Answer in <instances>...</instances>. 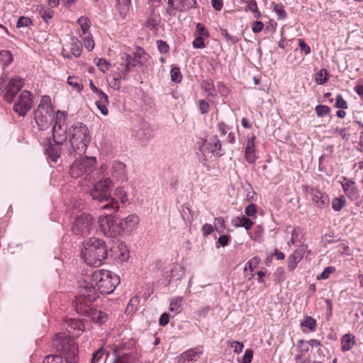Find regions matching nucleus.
Wrapping results in <instances>:
<instances>
[{
  "label": "nucleus",
  "instance_id": "nucleus-18",
  "mask_svg": "<svg viewBox=\"0 0 363 363\" xmlns=\"http://www.w3.org/2000/svg\"><path fill=\"white\" fill-rule=\"evenodd\" d=\"M202 354L201 347H196L182 352L174 358V363H193Z\"/></svg>",
  "mask_w": 363,
  "mask_h": 363
},
{
  "label": "nucleus",
  "instance_id": "nucleus-47",
  "mask_svg": "<svg viewBox=\"0 0 363 363\" xmlns=\"http://www.w3.org/2000/svg\"><path fill=\"white\" fill-rule=\"evenodd\" d=\"M202 88L208 96H213L214 86L211 79H206L202 83Z\"/></svg>",
  "mask_w": 363,
  "mask_h": 363
},
{
  "label": "nucleus",
  "instance_id": "nucleus-36",
  "mask_svg": "<svg viewBox=\"0 0 363 363\" xmlns=\"http://www.w3.org/2000/svg\"><path fill=\"white\" fill-rule=\"evenodd\" d=\"M182 302V297H176L172 299L169 304V311L178 313L180 311Z\"/></svg>",
  "mask_w": 363,
  "mask_h": 363
},
{
  "label": "nucleus",
  "instance_id": "nucleus-30",
  "mask_svg": "<svg viewBox=\"0 0 363 363\" xmlns=\"http://www.w3.org/2000/svg\"><path fill=\"white\" fill-rule=\"evenodd\" d=\"M354 344V336L352 334H345L341 338V349L343 352L350 350Z\"/></svg>",
  "mask_w": 363,
  "mask_h": 363
},
{
  "label": "nucleus",
  "instance_id": "nucleus-63",
  "mask_svg": "<svg viewBox=\"0 0 363 363\" xmlns=\"http://www.w3.org/2000/svg\"><path fill=\"white\" fill-rule=\"evenodd\" d=\"M96 65L101 71L106 72L108 69L110 64L106 60L100 58L98 59Z\"/></svg>",
  "mask_w": 363,
  "mask_h": 363
},
{
  "label": "nucleus",
  "instance_id": "nucleus-8",
  "mask_svg": "<svg viewBox=\"0 0 363 363\" xmlns=\"http://www.w3.org/2000/svg\"><path fill=\"white\" fill-rule=\"evenodd\" d=\"M66 115L57 111L55 113V124L52 127V138L54 143L63 144L67 138V127L65 124Z\"/></svg>",
  "mask_w": 363,
  "mask_h": 363
},
{
  "label": "nucleus",
  "instance_id": "nucleus-62",
  "mask_svg": "<svg viewBox=\"0 0 363 363\" xmlns=\"http://www.w3.org/2000/svg\"><path fill=\"white\" fill-rule=\"evenodd\" d=\"M214 230V227L211 224L206 223L202 226L201 231L204 237H207L211 234Z\"/></svg>",
  "mask_w": 363,
  "mask_h": 363
},
{
  "label": "nucleus",
  "instance_id": "nucleus-11",
  "mask_svg": "<svg viewBox=\"0 0 363 363\" xmlns=\"http://www.w3.org/2000/svg\"><path fill=\"white\" fill-rule=\"evenodd\" d=\"M33 104V98L31 93L27 90H23L17 97L14 102L13 111L20 116H25Z\"/></svg>",
  "mask_w": 363,
  "mask_h": 363
},
{
  "label": "nucleus",
  "instance_id": "nucleus-21",
  "mask_svg": "<svg viewBox=\"0 0 363 363\" xmlns=\"http://www.w3.org/2000/svg\"><path fill=\"white\" fill-rule=\"evenodd\" d=\"M342 186L345 194L351 201H355L359 198V191L353 181L345 178Z\"/></svg>",
  "mask_w": 363,
  "mask_h": 363
},
{
  "label": "nucleus",
  "instance_id": "nucleus-10",
  "mask_svg": "<svg viewBox=\"0 0 363 363\" xmlns=\"http://www.w3.org/2000/svg\"><path fill=\"white\" fill-rule=\"evenodd\" d=\"M101 231L106 236L114 237L120 235V228L116 218L111 214L101 216L98 220Z\"/></svg>",
  "mask_w": 363,
  "mask_h": 363
},
{
  "label": "nucleus",
  "instance_id": "nucleus-64",
  "mask_svg": "<svg viewBox=\"0 0 363 363\" xmlns=\"http://www.w3.org/2000/svg\"><path fill=\"white\" fill-rule=\"evenodd\" d=\"M158 50L162 53H167L169 50V45L163 40H159L157 41Z\"/></svg>",
  "mask_w": 363,
  "mask_h": 363
},
{
  "label": "nucleus",
  "instance_id": "nucleus-26",
  "mask_svg": "<svg viewBox=\"0 0 363 363\" xmlns=\"http://www.w3.org/2000/svg\"><path fill=\"white\" fill-rule=\"evenodd\" d=\"M62 145L58 144L57 143H54V144L50 143L46 148V152L48 153L50 159L53 162H57L58 158L60 156Z\"/></svg>",
  "mask_w": 363,
  "mask_h": 363
},
{
  "label": "nucleus",
  "instance_id": "nucleus-13",
  "mask_svg": "<svg viewBox=\"0 0 363 363\" xmlns=\"http://www.w3.org/2000/svg\"><path fill=\"white\" fill-rule=\"evenodd\" d=\"M306 192L310 196L315 206L320 209L328 207L330 199L326 193L316 187L306 186Z\"/></svg>",
  "mask_w": 363,
  "mask_h": 363
},
{
  "label": "nucleus",
  "instance_id": "nucleus-61",
  "mask_svg": "<svg viewBox=\"0 0 363 363\" xmlns=\"http://www.w3.org/2000/svg\"><path fill=\"white\" fill-rule=\"evenodd\" d=\"M245 214L249 217H255L257 213V208L255 204L248 205L245 210Z\"/></svg>",
  "mask_w": 363,
  "mask_h": 363
},
{
  "label": "nucleus",
  "instance_id": "nucleus-38",
  "mask_svg": "<svg viewBox=\"0 0 363 363\" xmlns=\"http://www.w3.org/2000/svg\"><path fill=\"white\" fill-rule=\"evenodd\" d=\"M213 227L218 233H223L224 230L225 229L224 218L222 217L216 218L213 221Z\"/></svg>",
  "mask_w": 363,
  "mask_h": 363
},
{
  "label": "nucleus",
  "instance_id": "nucleus-59",
  "mask_svg": "<svg viewBox=\"0 0 363 363\" xmlns=\"http://www.w3.org/2000/svg\"><path fill=\"white\" fill-rule=\"evenodd\" d=\"M108 104V101H96V106L97 108L101 111V113L106 116L108 113V108L106 107V104Z\"/></svg>",
  "mask_w": 363,
  "mask_h": 363
},
{
  "label": "nucleus",
  "instance_id": "nucleus-6",
  "mask_svg": "<svg viewBox=\"0 0 363 363\" xmlns=\"http://www.w3.org/2000/svg\"><path fill=\"white\" fill-rule=\"evenodd\" d=\"M96 158L95 157H81L75 160L69 169L72 177L77 178L84 176V179L91 181V174L95 169Z\"/></svg>",
  "mask_w": 363,
  "mask_h": 363
},
{
  "label": "nucleus",
  "instance_id": "nucleus-15",
  "mask_svg": "<svg viewBox=\"0 0 363 363\" xmlns=\"http://www.w3.org/2000/svg\"><path fill=\"white\" fill-rule=\"evenodd\" d=\"M107 252L108 251H81V257L86 264L97 267L107 257Z\"/></svg>",
  "mask_w": 363,
  "mask_h": 363
},
{
  "label": "nucleus",
  "instance_id": "nucleus-20",
  "mask_svg": "<svg viewBox=\"0 0 363 363\" xmlns=\"http://www.w3.org/2000/svg\"><path fill=\"white\" fill-rule=\"evenodd\" d=\"M66 330L73 337H78L84 330V325L77 319H68L66 321Z\"/></svg>",
  "mask_w": 363,
  "mask_h": 363
},
{
  "label": "nucleus",
  "instance_id": "nucleus-46",
  "mask_svg": "<svg viewBox=\"0 0 363 363\" xmlns=\"http://www.w3.org/2000/svg\"><path fill=\"white\" fill-rule=\"evenodd\" d=\"M0 60L5 66L9 65L13 60L11 53L8 50L0 51Z\"/></svg>",
  "mask_w": 363,
  "mask_h": 363
},
{
  "label": "nucleus",
  "instance_id": "nucleus-5",
  "mask_svg": "<svg viewBox=\"0 0 363 363\" xmlns=\"http://www.w3.org/2000/svg\"><path fill=\"white\" fill-rule=\"evenodd\" d=\"M51 99L48 96H43L40 104L34 111V120L40 130L48 129L55 118Z\"/></svg>",
  "mask_w": 363,
  "mask_h": 363
},
{
  "label": "nucleus",
  "instance_id": "nucleus-49",
  "mask_svg": "<svg viewBox=\"0 0 363 363\" xmlns=\"http://www.w3.org/2000/svg\"><path fill=\"white\" fill-rule=\"evenodd\" d=\"M84 35V36L83 38V40H84V43L85 48L89 51L92 50L94 48V41L93 40L91 35L89 33H88Z\"/></svg>",
  "mask_w": 363,
  "mask_h": 363
},
{
  "label": "nucleus",
  "instance_id": "nucleus-42",
  "mask_svg": "<svg viewBox=\"0 0 363 363\" xmlns=\"http://www.w3.org/2000/svg\"><path fill=\"white\" fill-rule=\"evenodd\" d=\"M273 11L277 15L278 20H283L286 17V13L284 10V6L280 4H276L273 6Z\"/></svg>",
  "mask_w": 363,
  "mask_h": 363
},
{
  "label": "nucleus",
  "instance_id": "nucleus-39",
  "mask_svg": "<svg viewBox=\"0 0 363 363\" xmlns=\"http://www.w3.org/2000/svg\"><path fill=\"white\" fill-rule=\"evenodd\" d=\"M301 326L308 328L310 330L314 331L316 327V321L311 316H306L304 320L301 322Z\"/></svg>",
  "mask_w": 363,
  "mask_h": 363
},
{
  "label": "nucleus",
  "instance_id": "nucleus-31",
  "mask_svg": "<svg viewBox=\"0 0 363 363\" xmlns=\"http://www.w3.org/2000/svg\"><path fill=\"white\" fill-rule=\"evenodd\" d=\"M130 5V0H116V7L119 15L125 18Z\"/></svg>",
  "mask_w": 363,
  "mask_h": 363
},
{
  "label": "nucleus",
  "instance_id": "nucleus-54",
  "mask_svg": "<svg viewBox=\"0 0 363 363\" xmlns=\"http://www.w3.org/2000/svg\"><path fill=\"white\" fill-rule=\"evenodd\" d=\"M315 111L319 117H323L330 112V108L325 105H318L315 107Z\"/></svg>",
  "mask_w": 363,
  "mask_h": 363
},
{
  "label": "nucleus",
  "instance_id": "nucleus-34",
  "mask_svg": "<svg viewBox=\"0 0 363 363\" xmlns=\"http://www.w3.org/2000/svg\"><path fill=\"white\" fill-rule=\"evenodd\" d=\"M245 11H250L253 13L254 18L258 19L261 18V13L258 10L257 5L255 1L252 0L247 2Z\"/></svg>",
  "mask_w": 363,
  "mask_h": 363
},
{
  "label": "nucleus",
  "instance_id": "nucleus-51",
  "mask_svg": "<svg viewBox=\"0 0 363 363\" xmlns=\"http://www.w3.org/2000/svg\"><path fill=\"white\" fill-rule=\"evenodd\" d=\"M116 196L123 203H125L128 201L127 194L123 187L116 188Z\"/></svg>",
  "mask_w": 363,
  "mask_h": 363
},
{
  "label": "nucleus",
  "instance_id": "nucleus-53",
  "mask_svg": "<svg viewBox=\"0 0 363 363\" xmlns=\"http://www.w3.org/2000/svg\"><path fill=\"white\" fill-rule=\"evenodd\" d=\"M104 354L105 351L103 349H99L97 351L93 353L91 363H99Z\"/></svg>",
  "mask_w": 363,
  "mask_h": 363
},
{
  "label": "nucleus",
  "instance_id": "nucleus-55",
  "mask_svg": "<svg viewBox=\"0 0 363 363\" xmlns=\"http://www.w3.org/2000/svg\"><path fill=\"white\" fill-rule=\"evenodd\" d=\"M335 106L342 109H346L348 107L347 101L340 94L336 96Z\"/></svg>",
  "mask_w": 363,
  "mask_h": 363
},
{
  "label": "nucleus",
  "instance_id": "nucleus-2",
  "mask_svg": "<svg viewBox=\"0 0 363 363\" xmlns=\"http://www.w3.org/2000/svg\"><path fill=\"white\" fill-rule=\"evenodd\" d=\"M119 283V277L115 273L106 269H96L92 273L91 283L89 284L84 281L80 286V289L86 284L93 286L94 288L93 284H95L101 294H110L113 292Z\"/></svg>",
  "mask_w": 363,
  "mask_h": 363
},
{
  "label": "nucleus",
  "instance_id": "nucleus-23",
  "mask_svg": "<svg viewBox=\"0 0 363 363\" xmlns=\"http://www.w3.org/2000/svg\"><path fill=\"white\" fill-rule=\"evenodd\" d=\"M124 347L123 345H119L114 350L116 358L113 363H133L134 361V356L130 352H124Z\"/></svg>",
  "mask_w": 363,
  "mask_h": 363
},
{
  "label": "nucleus",
  "instance_id": "nucleus-48",
  "mask_svg": "<svg viewBox=\"0 0 363 363\" xmlns=\"http://www.w3.org/2000/svg\"><path fill=\"white\" fill-rule=\"evenodd\" d=\"M72 41L73 42L71 44L70 51L74 56L79 57L82 52L80 43L75 39H73Z\"/></svg>",
  "mask_w": 363,
  "mask_h": 363
},
{
  "label": "nucleus",
  "instance_id": "nucleus-41",
  "mask_svg": "<svg viewBox=\"0 0 363 363\" xmlns=\"http://www.w3.org/2000/svg\"><path fill=\"white\" fill-rule=\"evenodd\" d=\"M220 33L225 39L228 43L235 44L240 40V38L237 35H233L229 34L226 29H220Z\"/></svg>",
  "mask_w": 363,
  "mask_h": 363
},
{
  "label": "nucleus",
  "instance_id": "nucleus-19",
  "mask_svg": "<svg viewBox=\"0 0 363 363\" xmlns=\"http://www.w3.org/2000/svg\"><path fill=\"white\" fill-rule=\"evenodd\" d=\"M111 174L113 179L120 182H126L128 180V173L126 166L123 162L118 160L112 162L111 165Z\"/></svg>",
  "mask_w": 363,
  "mask_h": 363
},
{
  "label": "nucleus",
  "instance_id": "nucleus-28",
  "mask_svg": "<svg viewBox=\"0 0 363 363\" xmlns=\"http://www.w3.org/2000/svg\"><path fill=\"white\" fill-rule=\"evenodd\" d=\"M208 148L210 150L211 153H214L216 155L221 156L223 154L221 149L220 141L216 136H214L211 139L210 142L208 143Z\"/></svg>",
  "mask_w": 363,
  "mask_h": 363
},
{
  "label": "nucleus",
  "instance_id": "nucleus-1",
  "mask_svg": "<svg viewBox=\"0 0 363 363\" xmlns=\"http://www.w3.org/2000/svg\"><path fill=\"white\" fill-rule=\"evenodd\" d=\"M98 297L96 288L86 284L82 286L79 296L76 297L75 308L79 314L89 317L93 323L101 325L106 322L107 315L101 310L89 306Z\"/></svg>",
  "mask_w": 363,
  "mask_h": 363
},
{
  "label": "nucleus",
  "instance_id": "nucleus-57",
  "mask_svg": "<svg viewBox=\"0 0 363 363\" xmlns=\"http://www.w3.org/2000/svg\"><path fill=\"white\" fill-rule=\"evenodd\" d=\"M196 32L197 33V35H201L206 38H208L209 36V33L208 30H206L205 26L201 23H198L196 24Z\"/></svg>",
  "mask_w": 363,
  "mask_h": 363
},
{
  "label": "nucleus",
  "instance_id": "nucleus-7",
  "mask_svg": "<svg viewBox=\"0 0 363 363\" xmlns=\"http://www.w3.org/2000/svg\"><path fill=\"white\" fill-rule=\"evenodd\" d=\"M73 337H69L65 333H58L52 340L53 347L67 358H74L78 349Z\"/></svg>",
  "mask_w": 363,
  "mask_h": 363
},
{
  "label": "nucleus",
  "instance_id": "nucleus-37",
  "mask_svg": "<svg viewBox=\"0 0 363 363\" xmlns=\"http://www.w3.org/2000/svg\"><path fill=\"white\" fill-rule=\"evenodd\" d=\"M67 83L78 91H81L83 89L82 80L77 77H69L67 78Z\"/></svg>",
  "mask_w": 363,
  "mask_h": 363
},
{
  "label": "nucleus",
  "instance_id": "nucleus-9",
  "mask_svg": "<svg viewBox=\"0 0 363 363\" xmlns=\"http://www.w3.org/2000/svg\"><path fill=\"white\" fill-rule=\"evenodd\" d=\"M94 227V220L89 214L82 213L73 221L71 227L72 233L77 235L90 233Z\"/></svg>",
  "mask_w": 363,
  "mask_h": 363
},
{
  "label": "nucleus",
  "instance_id": "nucleus-43",
  "mask_svg": "<svg viewBox=\"0 0 363 363\" xmlns=\"http://www.w3.org/2000/svg\"><path fill=\"white\" fill-rule=\"evenodd\" d=\"M171 79L175 83H179L182 81V75L181 74L180 68L178 67H173L170 72Z\"/></svg>",
  "mask_w": 363,
  "mask_h": 363
},
{
  "label": "nucleus",
  "instance_id": "nucleus-17",
  "mask_svg": "<svg viewBox=\"0 0 363 363\" xmlns=\"http://www.w3.org/2000/svg\"><path fill=\"white\" fill-rule=\"evenodd\" d=\"M123 57L129 58L130 67L135 66L143 67L145 64L147 62L150 56L143 48H138L136 51L133 52L132 55L125 54V55L122 56L121 58Z\"/></svg>",
  "mask_w": 363,
  "mask_h": 363
},
{
  "label": "nucleus",
  "instance_id": "nucleus-14",
  "mask_svg": "<svg viewBox=\"0 0 363 363\" xmlns=\"http://www.w3.org/2000/svg\"><path fill=\"white\" fill-rule=\"evenodd\" d=\"M24 84L23 79L16 76L11 78L5 89L4 99L7 102H12L16 94L21 90Z\"/></svg>",
  "mask_w": 363,
  "mask_h": 363
},
{
  "label": "nucleus",
  "instance_id": "nucleus-32",
  "mask_svg": "<svg viewBox=\"0 0 363 363\" xmlns=\"http://www.w3.org/2000/svg\"><path fill=\"white\" fill-rule=\"evenodd\" d=\"M184 274V269L179 264H174L171 268L170 281L172 279L179 280Z\"/></svg>",
  "mask_w": 363,
  "mask_h": 363
},
{
  "label": "nucleus",
  "instance_id": "nucleus-24",
  "mask_svg": "<svg viewBox=\"0 0 363 363\" xmlns=\"http://www.w3.org/2000/svg\"><path fill=\"white\" fill-rule=\"evenodd\" d=\"M303 230L300 227L294 228L291 233V240L288 242L289 247H302L303 246Z\"/></svg>",
  "mask_w": 363,
  "mask_h": 363
},
{
  "label": "nucleus",
  "instance_id": "nucleus-29",
  "mask_svg": "<svg viewBox=\"0 0 363 363\" xmlns=\"http://www.w3.org/2000/svg\"><path fill=\"white\" fill-rule=\"evenodd\" d=\"M303 255L301 251H294V252L288 258V269L289 271H293L297 264L301 260Z\"/></svg>",
  "mask_w": 363,
  "mask_h": 363
},
{
  "label": "nucleus",
  "instance_id": "nucleus-60",
  "mask_svg": "<svg viewBox=\"0 0 363 363\" xmlns=\"http://www.w3.org/2000/svg\"><path fill=\"white\" fill-rule=\"evenodd\" d=\"M31 24H32V21L29 18L25 17V16H21L17 21L16 26L18 28H21V27H28Z\"/></svg>",
  "mask_w": 363,
  "mask_h": 363
},
{
  "label": "nucleus",
  "instance_id": "nucleus-40",
  "mask_svg": "<svg viewBox=\"0 0 363 363\" xmlns=\"http://www.w3.org/2000/svg\"><path fill=\"white\" fill-rule=\"evenodd\" d=\"M259 263V259L257 257H254L249 260L245 267L244 271H247V268H249L251 274L250 279H251L252 277L255 275V272H254V269L257 267V266Z\"/></svg>",
  "mask_w": 363,
  "mask_h": 363
},
{
  "label": "nucleus",
  "instance_id": "nucleus-44",
  "mask_svg": "<svg viewBox=\"0 0 363 363\" xmlns=\"http://www.w3.org/2000/svg\"><path fill=\"white\" fill-rule=\"evenodd\" d=\"M345 205V199L343 196L335 198L332 201V208L335 211H340Z\"/></svg>",
  "mask_w": 363,
  "mask_h": 363
},
{
  "label": "nucleus",
  "instance_id": "nucleus-12",
  "mask_svg": "<svg viewBox=\"0 0 363 363\" xmlns=\"http://www.w3.org/2000/svg\"><path fill=\"white\" fill-rule=\"evenodd\" d=\"M128 57L121 58L120 67L118 68V72L113 74L108 79L110 86L115 90H118L121 88L120 81L125 79L128 73L130 72V60Z\"/></svg>",
  "mask_w": 363,
  "mask_h": 363
},
{
  "label": "nucleus",
  "instance_id": "nucleus-56",
  "mask_svg": "<svg viewBox=\"0 0 363 363\" xmlns=\"http://www.w3.org/2000/svg\"><path fill=\"white\" fill-rule=\"evenodd\" d=\"M116 253L118 252V254L113 255L116 256L118 259V262H123L128 261V259L130 257L129 252L130 251H115Z\"/></svg>",
  "mask_w": 363,
  "mask_h": 363
},
{
  "label": "nucleus",
  "instance_id": "nucleus-58",
  "mask_svg": "<svg viewBox=\"0 0 363 363\" xmlns=\"http://www.w3.org/2000/svg\"><path fill=\"white\" fill-rule=\"evenodd\" d=\"M335 271L334 267L329 266L324 269L323 272L318 277V279H326L329 277L330 274Z\"/></svg>",
  "mask_w": 363,
  "mask_h": 363
},
{
  "label": "nucleus",
  "instance_id": "nucleus-52",
  "mask_svg": "<svg viewBox=\"0 0 363 363\" xmlns=\"http://www.w3.org/2000/svg\"><path fill=\"white\" fill-rule=\"evenodd\" d=\"M203 37L204 36H200V35H197L195 39L194 40L193 43H192V45H193V47L196 49H202V48H204L206 47V44L204 43V39H203Z\"/></svg>",
  "mask_w": 363,
  "mask_h": 363
},
{
  "label": "nucleus",
  "instance_id": "nucleus-25",
  "mask_svg": "<svg viewBox=\"0 0 363 363\" xmlns=\"http://www.w3.org/2000/svg\"><path fill=\"white\" fill-rule=\"evenodd\" d=\"M105 247V241L98 238H90L84 242V250H99Z\"/></svg>",
  "mask_w": 363,
  "mask_h": 363
},
{
  "label": "nucleus",
  "instance_id": "nucleus-27",
  "mask_svg": "<svg viewBox=\"0 0 363 363\" xmlns=\"http://www.w3.org/2000/svg\"><path fill=\"white\" fill-rule=\"evenodd\" d=\"M232 224L234 227H243L249 230L252 226L253 222L245 216H238L232 220Z\"/></svg>",
  "mask_w": 363,
  "mask_h": 363
},
{
  "label": "nucleus",
  "instance_id": "nucleus-50",
  "mask_svg": "<svg viewBox=\"0 0 363 363\" xmlns=\"http://www.w3.org/2000/svg\"><path fill=\"white\" fill-rule=\"evenodd\" d=\"M39 13L41 16V17L45 21H47L48 20L50 19L52 17L53 11H52L50 9H45L43 6H40V9H39Z\"/></svg>",
  "mask_w": 363,
  "mask_h": 363
},
{
  "label": "nucleus",
  "instance_id": "nucleus-16",
  "mask_svg": "<svg viewBox=\"0 0 363 363\" xmlns=\"http://www.w3.org/2000/svg\"><path fill=\"white\" fill-rule=\"evenodd\" d=\"M140 218L138 215L133 213L118 222L120 234L130 233L135 230L139 225Z\"/></svg>",
  "mask_w": 363,
  "mask_h": 363
},
{
  "label": "nucleus",
  "instance_id": "nucleus-45",
  "mask_svg": "<svg viewBox=\"0 0 363 363\" xmlns=\"http://www.w3.org/2000/svg\"><path fill=\"white\" fill-rule=\"evenodd\" d=\"M327 75H328L327 70L325 69H321L319 72H318L315 74V82L318 84H323L325 83L326 81L328 80Z\"/></svg>",
  "mask_w": 363,
  "mask_h": 363
},
{
  "label": "nucleus",
  "instance_id": "nucleus-4",
  "mask_svg": "<svg viewBox=\"0 0 363 363\" xmlns=\"http://www.w3.org/2000/svg\"><path fill=\"white\" fill-rule=\"evenodd\" d=\"M112 182L110 178H104L96 182L90 191L92 199L103 201H110L103 206L104 209H111L113 212H116L119 208L117 202L111 196L110 187Z\"/></svg>",
  "mask_w": 363,
  "mask_h": 363
},
{
  "label": "nucleus",
  "instance_id": "nucleus-33",
  "mask_svg": "<svg viewBox=\"0 0 363 363\" xmlns=\"http://www.w3.org/2000/svg\"><path fill=\"white\" fill-rule=\"evenodd\" d=\"M68 359L62 357V355L50 354L44 359L43 363H69Z\"/></svg>",
  "mask_w": 363,
  "mask_h": 363
},
{
  "label": "nucleus",
  "instance_id": "nucleus-3",
  "mask_svg": "<svg viewBox=\"0 0 363 363\" xmlns=\"http://www.w3.org/2000/svg\"><path fill=\"white\" fill-rule=\"evenodd\" d=\"M69 135L73 150L79 155L84 154L90 142L87 126L82 123H75L69 129Z\"/></svg>",
  "mask_w": 363,
  "mask_h": 363
},
{
  "label": "nucleus",
  "instance_id": "nucleus-35",
  "mask_svg": "<svg viewBox=\"0 0 363 363\" xmlns=\"http://www.w3.org/2000/svg\"><path fill=\"white\" fill-rule=\"evenodd\" d=\"M77 23L79 25L82 34L86 35L89 33V30L90 28V21L89 18L86 16H81L78 18Z\"/></svg>",
  "mask_w": 363,
  "mask_h": 363
},
{
  "label": "nucleus",
  "instance_id": "nucleus-22",
  "mask_svg": "<svg viewBox=\"0 0 363 363\" xmlns=\"http://www.w3.org/2000/svg\"><path fill=\"white\" fill-rule=\"evenodd\" d=\"M255 136L252 135L247 137V140L245 149V158L247 162L252 164L257 160L255 146Z\"/></svg>",
  "mask_w": 363,
  "mask_h": 363
}]
</instances>
